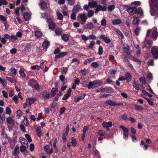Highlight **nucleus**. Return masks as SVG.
<instances>
[{
  "mask_svg": "<svg viewBox=\"0 0 158 158\" xmlns=\"http://www.w3.org/2000/svg\"><path fill=\"white\" fill-rule=\"evenodd\" d=\"M151 33V38L154 40H156L158 36V33L157 29L156 28H152L151 29H149L148 30L146 37H148L149 35Z\"/></svg>",
  "mask_w": 158,
  "mask_h": 158,
  "instance_id": "f257e3e1",
  "label": "nucleus"
},
{
  "mask_svg": "<svg viewBox=\"0 0 158 158\" xmlns=\"http://www.w3.org/2000/svg\"><path fill=\"white\" fill-rule=\"evenodd\" d=\"M28 85L36 90L40 89V87L37 82L33 78L30 79L28 82Z\"/></svg>",
  "mask_w": 158,
  "mask_h": 158,
  "instance_id": "f03ea898",
  "label": "nucleus"
},
{
  "mask_svg": "<svg viewBox=\"0 0 158 158\" xmlns=\"http://www.w3.org/2000/svg\"><path fill=\"white\" fill-rule=\"evenodd\" d=\"M36 98H30L27 99L26 102L23 105V108L26 109L27 107L30 106L31 105L36 101Z\"/></svg>",
  "mask_w": 158,
  "mask_h": 158,
  "instance_id": "7ed1b4c3",
  "label": "nucleus"
},
{
  "mask_svg": "<svg viewBox=\"0 0 158 158\" xmlns=\"http://www.w3.org/2000/svg\"><path fill=\"white\" fill-rule=\"evenodd\" d=\"M87 19V16L85 13L78 14L77 19L79 22L81 24H83L86 22Z\"/></svg>",
  "mask_w": 158,
  "mask_h": 158,
  "instance_id": "20e7f679",
  "label": "nucleus"
},
{
  "mask_svg": "<svg viewBox=\"0 0 158 158\" xmlns=\"http://www.w3.org/2000/svg\"><path fill=\"white\" fill-rule=\"evenodd\" d=\"M106 104L110 106H122L123 105L122 102H115L111 100L106 101Z\"/></svg>",
  "mask_w": 158,
  "mask_h": 158,
  "instance_id": "39448f33",
  "label": "nucleus"
},
{
  "mask_svg": "<svg viewBox=\"0 0 158 158\" xmlns=\"http://www.w3.org/2000/svg\"><path fill=\"white\" fill-rule=\"evenodd\" d=\"M157 6H152L151 8L150 13L152 16H156L157 17H158V8L157 7Z\"/></svg>",
  "mask_w": 158,
  "mask_h": 158,
  "instance_id": "423d86ee",
  "label": "nucleus"
},
{
  "mask_svg": "<svg viewBox=\"0 0 158 158\" xmlns=\"http://www.w3.org/2000/svg\"><path fill=\"white\" fill-rule=\"evenodd\" d=\"M86 94H81L80 96L77 95L74 97V102H77L83 99L84 98Z\"/></svg>",
  "mask_w": 158,
  "mask_h": 158,
  "instance_id": "0eeeda50",
  "label": "nucleus"
},
{
  "mask_svg": "<svg viewBox=\"0 0 158 158\" xmlns=\"http://www.w3.org/2000/svg\"><path fill=\"white\" fill-rule=\"evenodd\" d=\"M107 8L105 7H103L102 5H97L95 11V13H97L98 11H106Z\"/></svg>",
  "mask_w": 158,
  "mask_h": 158,
  "instance_id": "6e6552de",
  "label": "nucleus"
},
{
  "mask_svg": "<svg viewBox=\"0 0 158 158\" xmlns=\"http://www.w3.org/2000/svg\"><path fill=\"white\" fill-rule=\"evenodd\" d=\"M127 11L131 15L135 14L136 7H135L130 6L127 10Z\"/></svg>",
  "mask_w": 158,
  "mask_h": 158,
  "instance_id": "1a4fd4ad",
  "label": "nucleus"
},
{
  "mask_svg": "<svg viewBox=\"0 0 158 158\" xmlns=\"http://www.w3.org/2000/svg\"><path fill=\"white\" fill-rule=\"evenodd\" d=\"M151 53L153 55V58L156 59L158 58V49L157 48H152Z\"/></svg>",
  "mask_w": 158,
  "mask_h": 158,
  "instance_id": "9d476101",
  "label": "nucleus"
},
{
  "mask_svg": "<svg viewBox=\"0 0 158 158\" xmlns=\"http://www.w3.org/2000/svg\"><path fill=\"white\" fill-rule=\"evenodd\" d=\"M112 125V123L111 122H104L102 124V126L104 127L105 128L107 129H109V128L111 127Z\"/></svg>",
  "mask_w": 158,
  "mask_h": 158,
  "instance_id": "9b49d317",
  "label": "nucleus"
},
{
  "mask_svg": "<svg viewBox=\"0 0 158 158\" xmlns=\"http://www.w3.org/2000/svg\"><path fill=\"white\" fill-rule=\"evenodd\" d=\"M44 150L47 154L50 155L52 153V148H50L48 145H46L44 147Z\"/></svg>",
  "mask_w": 158,
  "mask_h": 158,
  "instance_id": "f8f14e48",
  "label": "nucleus"
},
{
  "mask_svg": "<svg viewBox=\"0 0 158 158\" xmlns=\"http://www.w3.org/2000/svg\"><path fill=\"white\" fill-rule=\"evenodd\" d=\"M10 36L9 35L7 34H5L4 35L3 37L2 38L1 42L3 44H5L6 42V39H9L10 40Z\"/></svg>",
  "mask_w": 158,
  "mask_h": 158,
  "instance_id": "ddd939ff",
  "label": "nucleus"
},
{
  "mask_svg": "<svg viewBox=\"0 0 158 158\" xmlns=\"http://www.w3.org/2000/svg\"><path fill=\"white\" fill-rule=\"evenodd\" d=\"M149 3L150 8H152V6H156L158 5V0H149Z\"/></svg>",
  "mask_w": 158,
  "mask_h": 158,
  "instance_id": "4468645a",
  "label": "nucleus"
},
{
  "mask_svg": "<svg viewBox=\"0 0 158 158\" xmlns=\"http://www.w3.org/2000/svg\"><path fill=\"white\" fill-rule=\"evenodd\" d=\"M152 43V41L150 40H145L144 41V46L143 47H150Z\"/></svg>",
  "mask_w": 158,
  "mask_h": 158,
  "instance_id": "2eb2a0df",
  "label": "nucleus"
},
{
  "mask_svg": "<svg viewBox=\"0 0 158 158\" xmlns=\"http://www.w3.org/2000/svg\"><path fill=\"white\" fill-rule=\"evenodd\" d=\"M39 5L41 9L46 10L47 8V5L46 2L43 0L40 2Z\"/></svg>",
  "mask_w": 158,
  "mask_h": 158,
  "instance_id": "dca6fc26",
  "label": "nucleus"
},
{
  "mask_svg": "<svg viewBox=\"0 0 158 158\" xmlns=\"http://www.w3.org/2000/svg\"><path fill=\"white\" fill-rule=\"evenodd\" d=\"M100 38L103 40L106 43L109 44L111 42V40L107 36H105L104 35H101L100 37Z\"/></svg>",
  "mask_w": 158,
  "mask_h": 158,
  "instance_id": "f3484780",
  "label": "nucleus"
},
{
  "mask_svg": "<svg viewBox=\"0 0 158 158\" xmlns=\"http://www.w3.org/2000/svg\"><path fill=\"white\" fill-rule=\"evenodd\" d=\"M135 14H138L141 16H143V11L141 7H139L137 9L136 8Z\"/></svg>",
  "mask_w": 158,
  "mask_h": 158,
  "instance_id": "a211bd4d",
  "label": "nucleus"
},
{
  "mask_svg": "<svg viewBox=\"0 0 158 158\" xmlns=\"http://www.w3.org/2000/svg\"><path fill=\"white\" fill-rule=\"evenodd\" d=\"M88 4L89 5L90 8L92 9L96 8L98 4L96 1H93L89 2Z\"/></svg>",
  "mask_w": 158,
  "mask_h": 158,
  "instance_id": "6ab92c4d",
  "label": "nucleus"
},
{
  "mask_svg": "<svg viewBox=\"0 0 158 158\" xmlns=\"http://www.w3.org/2000/svg\"><path fill=\"white\" fill-rule=\"evenodd\" d=\"M42 97L44 99H49L50 98L49 94L46 91H44L43 92Z\"/></svg>",
  "mask_w": 158,
  "mask_h": 158,
  "instance_id": "aec40b11",
  "label": "nucleus"
},
{
  "mask_svg": "<svg viewBox=\"0 0 158 158\" xmlns=\"http://www.w3.org/2000/svg\"><path fill=\"white\" fill-rule=\"evenodd\" d=\"M19 152V147L18 146H16L12 151V154L14 156H16L18 155Z\"/></svg>",
  "mask_w": 158,
  "mask_h": 158,
  "instance_id": "412c9836",
  "label": "nucleus"
},
{
  "mask_svg": "<svg viewBox=\"0 0 158 158\" xmlns=\"http://www.w3.org/2000/svg\"><path fill=\"white\" fill-rule=\"evenodd\" d=\"M125 79L127 81H130L131 80V76L128 72L126 73L125 74Z\"/></svg>",
  "mask_w": 158,
  "mask_h": 158,
  "instance_id": "4be33fe9",
  "label": "nucleus"
},
{
  "mask_svg": "<svg viewBox=\"0 0 158 158\" xmlns=\"http://www.w3.org/2000/svg\"><path fill=\"white\" fill-rule=\"evenodd\" d=\"M69 35L67 34H63L61 35V39L64 41L67 42L69 39Z\"/></svg>",
  "mask_w": 158,
  "mask_h": 158,
  "instance_id": "5701e85b",
  "label": "nucleus"
},
{
  "mask_svg": "<svg viewBox=\"0 0 158 158\" xmlns=\"http://www.w3.org/2000/svg\"><path fill=\"white\" fill-rule=\"evenodd\" d=\"M20 142L22 144V145H25L24 146H28V142L24 138H22L20 139Z\"/></svg>",
  "mask_w": 158,
  "mask_h": 158,
  "instance_id": "b1692460",
  "label": "nucleus"
},
{
  "mask_svg": "<svg viewBox=\"0 0 158 158\" xmlns=\"http://www.w3.org/2000/svg\"><path fill=\"white\" fill-rule=\"evenodd\" d=\"M81 9L80 6L78 5L75 6H74L73 10V12L75 13H77Z\"/></svg>",
  "mask_w": 158,
  "mask_h": 158,
  "instance_id": "393cba45",
  "label": "nucleus"
},
{
  "mask_svg": "<svg viewBox=\"0 0 158 158\" xmlns=\"http://www.w3.org/2000/svg\"><path fill=\"white\" fill-rule=\"evenodd\" d=\"M85 27L87 29H91L94 27V25L92 23H86L85 24Z\"/></svg>",
  "mask_w": 158,
  "mask_h": 158,
  "instance_id": "a878e982",
  "label": "nucleus"
},
{
  "mask_svg": "<svg viewBox=\"0 0 158 158\" xmlns=\"http://www.w3.org/2000/svg\"><path fill=\"white\" fill-rule=\"evenodd\" d=\"M50 43L48 40L44 41L42 44V47L44 48H47L49 46Z\"/></svg>",
  "mask_w": 158,
  "mask_h": 158,
  "instance_id": "bb28decb",
  "label": "nucleus"
},
{
  "mask_svg": "<svg viewBox=\"0 0 158 158\" xmlns=\"http://www.w3.org/2000/svg\"><path fill=\"white\" fill-rule=\"evenodd\" d=\"M6 121L9 124L14 125L15 123L14 120L10 117H9L7 118Z\"/></svg>",
  "mask_w": 158,
  "mask_h": 158,
  "instance_id": "cd10ccee",
  "label": "nucleus"
},
{
  "mask_svg": "<svg viewBox=\"0 0 158 158\" xmlns=\"http://www.w3.org/2000/svg\"><path fill=\"white\" fill-rule=\"evenodd\" d=\"M112 23L113 25H116L121 24L122 23V21L119 19H116L112 20Z\"/></svg>",
  "mask_w": 158,
  "mask_h": 158,
  "instance_id": "c85d7f7f",
  "label": "nucleus"
},
{
  "mask_svg": "<svg viewBox=\"0 0 158 158\" xmlns=\"http://www.w3.org/2000/svg\"><path fill=\"white\" fill-rule=\"evenodd\" d=\"M141 4V2L139 1H134L131 3V5L133 6H132L135 7L136 8V7L140 6Z\"/></svg>",
  "mask_w": 158,
  "mask_h": 158,
  "instance_id": "c756f323",
  "label": "nucleus"
},
{
  "mask_svg": "<svg viewBox=\"0 0 158 158\" xmlns=\"http://www.w3.org/2000/svg\"><path fill=\"white\" fill-rule=\"evenodd\" d=\"M114 30L119 36L121 37V38L122 39L124 38V35H123L122 32L119 30V29H116L115 27H114Z\"/></svg>",
  "mask_w": 158,
  "mask_h": 158,
  "instance_id": "7c9ffc66",
  "label": "nucleus"
},
{
  "mask_svg": "<svg viewBox=\"0 0 158 158\" xmlns=\"http://www.w3.org/2000/svg\"><path fill=\"white\" fill-rule=\"evenodd\" d=\"M23 17L24 19L27 21H28L31 18V15L28 13L26 12L24 14Z\"/></svg>",
  "mask_w": 158,
  "mask_h": 158,
  "instance_id": "2f4dec72",
  "label": "nucleus"
},
{
  "mask_svg": "<svg viewBox=\"0 0 158 158\" xmlns=\"http://www.w3.org/2000/svg\"><path fill=\"white\" fill-rule=\"evenodd\" d=\"M67 54V52H62L58 55H57L56 56L55 58L57 59L58 58H59L61 57H63L66 55Z\"/></svg>",
  "mask_w": 158,
  "mask_h": 158,
  "instance_id": "473e14b6",
  "label": "nucleus"
},
{
  "mask_svg": "<svg viewBox=\"0 0 158 158\" xmlns=\"http://www.w3.org/2000/svg\"><path fill=\"white\" fill-rule=\"evenodd\" d=\"M139 18L137 17L134 16L133 17V20L132 21V23L134 24H139Z\"/></svg>",
  "mask_w": 158,
  "mask_h": 158,
  "instance_id": "72a5a7b5",
  "label": "nucleus"
},
{
  "mask_svg": "<svg viewBox=\"0 0 158 158\" xmlns=\"http://www.w3.org/2000/svg\"><path fill=\"white\" fill-rule=\"evenodd\" d=\"M95 60L94 58H90L89 59L85 60L84 63V65H86L88 63L94 61Z\"/></svg>",
  "mask_w": 158,
  "mask_h": 158,
  "instance_id": "f704fd0d",
  "label": "nucleus"
},
{
  "mask_svg": "<svg viewBox=\"0 0 158 158\" xmlns=\"http://www.w3.org/2000/svg\"><path fill=\"white\" fill-rule=\"evenodd\" d=\"M19 73L22 77L24 78L26 77V74L24 72V69L23 68H20V70L19 71Z\"/></svg>",
  "mask_w": 158,
  "mask_h": 158,
  "instance_id": "c9c22d12",
  "label": "nucleus"
},
{
  "mask_svg": "<svg viewBox=\"0 0 158 158\" xmlns=\"http://www.w3.org/2000/svg\"><path fill=\"white\" fill-rule=\"evenodd\" d=\"M133 87L135 88L136 90H138L139 89L140 87L139 85L135 81H134L133 84Z\"/></svg>",
  "mask_w": 158,
  "mask_h": 158,
  "instance_id": "e433bc0d",
  "label": "nucleus"
},
{
  "mask_svg": "<svg viewBox=\"0 0 158 158\" xmlns=\"http://www.w3.org/2000/svg\"><path fill=\"white\" fill-rule=\"evenodd\" d=\"M10 75H12V74L15 75L17 73V69L14 68H11L10 69Z\"/></svg>",
  "mask_w": 158,
  "mask_h": 158,
  "instance_id": "4c0bfd02",
  "label": "nucleus"
},
{
  "mask_svg": "<svg viewBox=\"0 0 158 158\" xmlns=\"http://www.w3.org/2000/svg\"><path fill=\"white\" fill-rule=\"evenodd\" d=\"M48 26L50 29H53L55 27V24L54 22H49Z\"/></svg>",
  "mask_w": 158,
  "mask_h": 158,
  "instance_id": "58836bf2",
  "label": "nucleus"
},
{
  "mask_svg": "<svg viewBox=\"0 0 158 158\" xmlns=\"http://www.w3.org/2000/svg\"><path fill=\"white\" fill-rule=\"evenodd\" d=\"M71 140L72 145L73 146H75L77 144V140L73 137L71 138Z\"/></svg>",
  "mask_w": 158,
  "mask_h": 158,
  "instance_id": "ea45409f",
  "label": "nucleus"
},
{
  "mask_svg": "<svg viewBox=\"0 0 158 158\" xmlns=\"http://www.w3.org/2000/svg\"><path fill=\"white\" fill-rule=\"evenodd\" d=\"M139 81L143 84H145L146 82L145 81V78L144 76L140 77L139 79Z\"/></svg>",
  "mask_w": 158,
  "mask_h": 158,
  "instance_id": "a19ab883",
  "label": "nucleus"
},
{
  "mask_svg": "<svg viewBox=\"0 0 158 158\" xmlns=\"http://www.w3.org/2000/svg\"><path fill=\"white\" fill-rule=\"evenodd\" d=\"M94 14V11L92 10H89L87 13V16L89 18H91L93 16Z\"/></svg>",
  "mask_w": 158,
  "mask_h": 158,
  "instance_id": "79ce46f5",
  "label": "nucleus"
},
{
  "mask_svg": "<svg viewBox=\"0 0 158 158\" xmlns=\"http://www.w3.org/2000/svg\"><path fill=\"white\" fill-rule=\"evenodd\" d=\"M6 78L8 81L11 83H15L16 82V81L14 79L10 77H6Z\"/></svg>",
  "mask_w": 158,
  "mask_h": 158,
  "instance_id": "37998d69",
  "label": "nucleus"
},
{
  "mask_svg": "<svg viewBox=\"0 0 158 158\" xmlns=\"http://www.w3.org/2000/svg\"><path fill=\"white\" fill-rule=\"evenodd\" d=\"M0 83L1 84H2L3 87H5L7 85L6 81L5 79H2L1 78V80L0 81Z\"/></svg>",
  "mask_w": 158,
  "mask_h": 158,
  "instance_id": "c03bdc74",
  "label": "nucleus"
},
{
  "mask_svg": "<svg viewBox=\"0 0 158 158\" xmlns=\"http://www.w3.org/2000/svg\"><path fill=\"white\" fill-rule=\"evenodd\" d=\"M42 35V32L40 31H36L35 32V35L37 38L40 37Z\"/></svg>",
  "mask_w": 158,
  "mask_h": 158,
  "instance_id": "a18cd8bd",
  "label": "nucleus"
},
{
  "mask_svg": "<svg viewBox=\"0 0 158 158\" xmlns=\"http://www.w3.org/2000/svg\"><path fill=\"white\" fill-rule=\"evenodd\" d=\"M135 108L136 110L141 111L143 109V107L141 106L138 105H135Z\"/></svg>",
  "mask_w": 158,
  "mask_h": 158,
  "instance_id": "49530a36",
  "label": "nucleus"
},
{
  "mask_svg": "<svg viewBox=\"0 0 158 158\" xmlns=\"http://www.w3.org/2000/svg\"><path fill=\"white\" fill-rule=\"evenodd\" d=\"M94 84L93 82H90L88 85L87 87L89 89H94Z\"/></svg>",
  "mask_w": 158,
  "mask_h": 158,
  "instance_id": "de8ad7c7",
  "label": "nucleus"
},
{
  "mask_svg": "<svg viewBox=\"0 0 158 158\" xmlns=\"http://www.w3.org/2000/svg\"><path fill=\"white\" fill-rule=\"evenodd\" d=\"M55 33L58 35H60L62 33L61 30L59 28H56L55 30Z\"/></svg>",
  "mask_w": 158,
  "mask_h": 158,
  "instance_id": "09e8293b",
  "label": "nucleus"
},
{
  "mask_svg": "<svg viewBox=\"0 0 158 158\" xmlns=\"http://www.w3.org/2000/svg\"><path fill=\"white\" fill-rule=\"evenodd\" d=\"M103 48L102 47L100 46L99 47L98 49V54L99 55H102L103 53Z\"/></svg>",
  "mask_w": 158,
  "mask_h": 158,
  "instance_id": "8fccbe9b",
  "label": "nucleus"
},
{
  "mask_svg": "<svg viewBox=\"0 0 158 158\" xmlns=\"http://www.w3.org/2000/svg\"><path fill=\"white\" fill-rule=\"evenodd\" d=\"M123 45L124 46V47L123 48V49L125 51H126V50L128 51L129 50V47L127 44L124 43L123 44Z\"/></svg>",
  "mask_w": 158,
  "mask_h": 158,
  "instance_id": "3c124183",
  "label": "nucleus"
},
{
  "mask_svg": "<svg viewBox=\"0 0 158 158\" xmlns=\"http://www.w3.org/2000/svg\"><path fill=\"white\" fill-rule=\"evenodd\" d=\"M68 135V134L65 133H63L62 136V139L64 142H65L66 141V137Z\"/></svg>",
  "mask_w": 158,
  "mask_h": 158,
  "instance_id": "603ef678",
  "label": "nucleus"
},
{
  "mask_svg": "<svg viewBox=\"0 0 158 158\" xmlns=\"http://www.w3.org/2000/svg\"><path fill=\"white\" fill-rule=\"evenodd\" d=\"M140 30L141 28L140 27H138L135 29L134 32L137 35H139Z\"/></svg>",
  "mask_w": 158,
  "mask_h": 158,
  "instance_id": "864d4df0",
  "label": "nucleus"
},
{
  "mask_svg": "<svg viewBox=\"0 0 158 158\" xmlns=\"http://www.w3.org/2000/svg\"><path fill=\"white\" fill-rule=\"evenodd\" d=\"M81 37L82 39L85 42L89 40V37L87 36L84 35H81Z\"/></svg>",
  "mask_w": 158,
  "mask_h": 158,
  "instance_id": "5fc2aeb1",
  "label": "nucleus"
},
{
  "mask_svg": "<svg viewBox=\"0 0 158 158\" xmlns=\"http://www.w3.org/2000/svg\"><path fill=\"white\" fill-rule=\"evenodd\" d=\"M56 15L57 18L58 19L60 20H62L63 16L61 13L57 12L56 13Z\"/></svg>",
  "mask_w": 158,
  "mask_h": 158,
  "instance_id": "6e6d98bb",
  "label": "nucleus"
},
{
  "mask_svg": "<svg viewBox=\"0 0 158 158\" xmlns=\"http://www.w3.org/2000/svg\"><path fill=\"white\" fill-rule=\"evenodd\" d=\"M115 8V5H110L108 6V10L111 11H112Z\"/></svg>",
  "mask_w": 158,
  "mask_h": 158,
  "instance_id": "4d7b16f0",
  "label": "nucleus"
},
{
  "mask_svg": "<svg viewBox=\"0 0 158 158\" xmlns=\"http://www.w3.org/2000/svg\"><path fill=\"white\" fill-rule=\"evenodd\" d=\"M101 24L102 26H105L106 24V19H103L101 21Z\"/></svg>",
  "mask_w": 158,
  "mask_h": 158,
  "instance_id": "13d9d810",
  "label": "nucleus"
},
{
  "mask_svg": "<svg viewBox=\"0 0 158 158\" xmlns=\"http://www.w3.org/2000/svg\"><path fill=\"white\" fill-rule=\"evenodd\" d=\"M6 113V114H11V109L9 107H7L5 110Z\"/></svg>",
  "mask_w": 158,
  "mask_h": 158,
  "instance_id": "bf43d9fd",
  "label": "nucleus"
},
{
  "mask_svg": "<svg viewBox=\"0 0 158 158\" xmlns=\"http://www.w3.org/2000/svg\"><path fill=\"white\" fill-rule=\"evenodd\" d=\"M20 8L16 7L15 9V13L17 16H19V10Z\"/></svg>",
  "mask_w": 158,
  "mask_h": 158,
  "instance_id": "052dcab7",
  "label": "nucleus"
},
{
  "mask_svg": "<svg viewBox=\"0 0 158 158\" xmlns=\"http://www.w3.org/2000/svg\"><path fill=\"white\" fill-rule=\"evenodd\" d=\"M7 3V2L6 0H0V6L2 5H6Z\"/></svg>",
  "mask_w": 158,
  "mask_h": 158,
  "instance_id": "680f3d73",
  "label": "nucleus"
},
{
  "mask_svg": "<svg viewBox=\"0 0 158 158\" xmlns=\"http://www.w3.org/2000/svg\"><path fill=\"white\" fill-rule=\"evenodd\" d=\"M26 147L27 146L22 145L20 147V151L22 152H25L26 150Z\"/></svg>",
  "mask_w": 158,
  "mask_h": 158,
  "instance_id": "e2e57ef3",
  "label": "nucleus"
},
{
  "mask_svg": "<svg viewBox=\"0 0 158 158\" xmlns=\"http://www.w3.org/2000/svg\"><path fill=\"white\" fill-rule=\"evenodd\" d=\"M25 137L27 139L29 142H31L32 141L31 137L28 134H26L25 135Z\"/></svg>",
  "mask_w": 158,
  "mask_h": 158,
  "instance_id": "0e129e2a",
  "label": "nucleus"
},
{
  "mask_svg": "<svg viewBox=\"0 0 158 158\" xmlns=\"http://www.w3.org/2000/svg\"><path fill=\"white\" fill-rule=\"evenodd\" d=\"M120 127L123 129V131L124 132V133H127L128 132V130L127 128L124 127L122 125L120 126Z\"/></svg>",
  "mask_w": 158,
  "mask_h": 158,
  "instance_id": "69168bd1",
  "label": "nucleus"
},
{
  "mask_svg": "<svg viewBox=\"0 0 158 158\" xmlns=\"http://www.w3.org/2000/svg\"><path fill=\"white\" fill-rule=\"evenodd\" d=\"M3 96L5 98H7L8 97L7 92L4 90L2 91Z\"/></svg>",
  "mask_w": 158,
  "mask_h": 158,
  "instance_id": "338daca9",
  "label": "nucleus"
},
{
  "mask_svg": "<svg viewBox=\"0 0 158 158\" xmlns=\"http://www.w3.org/2000/svg\"><path fill=\"white\" fill-rule=\"evenodd\" d=\"M91 65L93 68H96L98 66L99 64L97 62H94L91 64Z\"/></svg>",
  "mask_w": 158,
  "mask_h": 158,
  "instance_id": "774afa93",
  "label": "nucleus"
}]
</instances>
